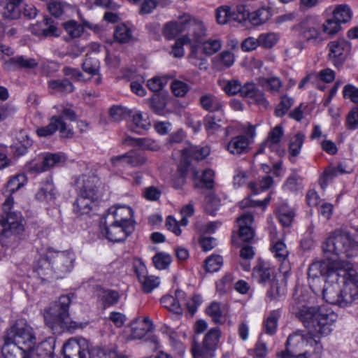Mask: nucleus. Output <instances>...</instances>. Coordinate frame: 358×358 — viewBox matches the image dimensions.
<instances>
[{"label": "nucleus", "instance_id": "20", "mask_svg": "<svg viewBox=\"0 0 358 358\" xmlns=\"http://www.w3.org/2000/svg\"><path fill=\"white\" fill-rule=\"evenodd\" d=\"M61 32L54 20L48 16L45 17L42 22L33 28L34 34L44 38L58 37Z\"/></svg>", "mask_w": 358, "mask_h": 358}, {"label": "nucleus", "instance_id": "9", "mask_svg": "<svg viewBox=\"0 0 358 358\" xmlns=\"http://www.w3.org/2000/svg\"><path fill=\"white\" fill-rule=\"evenodd\" d=\"M346 273L338 303L341 307L348 306L358 299V273L349 262L347 264Z\"/></svg>", "mask_w": 358, "mask_h": 358}, {"label": "nucleus", "instance_id": "33", "mask_svg": "<svg viewBox=\"0 0 358 358\" xmlns=\"http://www.w3.org/2000/svg\"><path fill=\"white\" fill-rule=\"evenodd\" d=\"M258 83L264 90L273 94L278 93L282 85V80L277 76L259 78Z\"/></svg>", "mask_w": 358, "mask_h": 358}, {"label": "nucleus", "instance_id": "54", "mask_svg": "<svg viewBox=\"0 0 358 358\" xmlns=\"http://www.w3.org/2000/svg\"><path fill=\"white\" fill-rule=\"evenodd\" d=\"M166 106V101L164 96L155 94L152 96L150 99V107L155 113L159 115L163 114Z\"/></svg>", "mask_w": 358, "mask_h": 358}, {"label": "nucleus", "instance_id": "2", "mask_svg": "<svg viewBox=\"0 0 358 358\" xmlns=\"http://www.w3.org/2000/svg\"><path fill=\"white\" fill-rule=\"evenodd\" d=\"M13 203V197L6 198L0 215V243L6 247L15 245L24 231V220L21 213L12 210Z\"/></svg>", "mask_w": 358, "mask_h": 358}, {"label": "nucleus", "instance_id": "19", "mask_svg": "<svg viewBox=\"0 0 358 358\" xmlns=\"http://www.w3.org/2000/svg\"><path fill=\"white\" fill-rule=\"evenodd\" d=\"M320 24L312 19H306L292 28L293 30L299 31L306 41L313 43L320 38Z\"/></svg>", "mask_w": 358, "mask_h": 358}, {"label": "nucleus", "instance_id": "48", "mask_svg": "<svg viewBox=\"0 0 358 358\" xmlns=\"http://www.w3.org/2000/svg\"><path fill=\"white\" fill-rule=\"evenodd\" d=\"M280 317L278 310L272 311L264 322V328L266 333L273 334L276 331L278 321Z\"/></svg>", "mask_w": 358, "mask_h": 358}, {"label": "nucleus", "instance_id": "30", "mask_svg": "<svg viewBox=\"0 0 358 358\" xmlns=\"http://www.w3.org/2000/svg\"><path fill=\"white\" fill-rule=\"evenodd\" d=\"M98 199L78 194L73 204V210L78 215L87 214L92 208V205Z\"/></svg>", "mask_w": 358, "mask_h": 358}, {"label": "nucleus", "instance_id": "36", "mask_svg": "<svg viewBox=\"0 0 358 358\" xmlns=\"http://www.w3.org/2000/svg\"><path fill=\"white\" fill-rule=\"evenodd\" d=\"M247 19H249L254 26H259L267 22L271 17L269 10L266 8H260L251 13L247 10Z\"/></svg>", "mask_w": 358, "mask_h": 358}, {"label": "nucleus", "instance_id": "47", "mask_svg": "<svg viewBox=\"0 0 358 358\" xmlns=\"http://www.w3.org/2000/svg\"><path fill=\"white\" fill-rule=\"evenodd\" d=\"M200 45H202L203 52L206 55L216 53L222 47L221 41L215 38L205 39Z\"/></svg>", "mask_w": 358, "mask_h": 358}, {"label": "nucleus", "instance_id": "12", "mask_svg": "<svg viewBox=\"0 0 358 358\" xmlns=\"http://www.w3.org/2000/svg\"><path fill=\"white\" fill-rule=\"evenodd\" d=\"M64 358H90L89 344L83 338H71L63 346Z\"/></svg>", "mask_w": 358, "mask_h": 358}, {"label": "nucleus", "instance_id": "31", "mask_svg": "<svg viewBox=\"0 0 358 358\" xmlns=\"http://www.w3.org/2000/svg\"><path fill=\"white\" fill-rule=\"evenodd\" d=\"M81 67L84 72L91 76L99 75L100 72V62L97 59L96 53L87 54Z\"/></svg>", "mask_w": 358, "mask_h": 358}, {"label": "nucleus", "instance_id": "6", "mask_svg": "<svg viewBox=\"0 0 358 358\" xmlns=\"http://www.w3.org/2000/svg\"><path fill=\"white\" fill-rule=\"evenodd\" d=\"M4 338L32 352H34L36 336L33 329L24 320H17L6 332Z\"/></svg>", "mask_w": 358, "mask_h": 358}, {"label": "nucleus", "instance_id": "39", "mask_svg": "<svg viewBox=\"0 0 358 358\" xmlns=\"http://www.w3.org/2000/svg\"><path fill=\"white\" fill-rule=\"evenodd\" d=\"M48 87L60 93H71L74 90V86L68 79L52 80L48 82Z\"/></svg>", "mask_w": 358, "mask_h": 358}, {"label": "nucleus", "instance_id": "56", "mask_svg": "<svg viewBox=\"0 0 358 358\" xmlns=\"http://www.w3.org/2000/svg\"><path fill=\"white\" fill-rule=\"evenodd\" d=\"M69 7V5L65 2L59 1H53L48 4V10L55 17L62 16L64 10Z\"/></svg>", "mask_w": 358, "mask_h": 358}, {"label": "nucleus", "instance_id": "43", "mask_svg": "<svg viewBox=\"0 0 358 358\" xmlns=\"http://www.w3.org/2000/svg\"><path fill=\"white\" fill-rule=\"evenodd\" d=\"M273 273V270L271 268L264 264H260L255 268L253 274L259 282L266 283L271 281Z\"/></svg>", "mask_w": 358, "mask_h": 358}, {"label": "nucleus", "instance_id": "44", "mask_svg": "<svg viewBox=\"0 0 358 358\" xmlns=\"http://www.w3.org/2000/svg\"><path fill=\"white\" fill-rule=\"evenodd\" d=\"M63 27L71 38L80 37L84 31L83 24L82 25L73 20L64 22Z\"/></svg>", "mask_w": 358, "mask_h": 358}, {"label": "nucleus", "instance_id": "45", "mask_svg": "<svg viewBox=\"0 0 358 358\" xmlns=\"http://www.w3.org/2000/svg\"><path fill=\"white\" fill-rule=\"evenodd\" d=\"M258 38L259 46L266 49L273 48L279 40L278 34L273 32L261 34Z\"/></svg>", "mask_w": 358, "mask_h": 358}, {"label": "nucleus", "instance_id": "15", "mask_svg": "<svg viewBox=\"0 0 358 358\" xmlns=\"http://www.w3.org/2000/svg\"><path fill=\"white\" fill-rule=\"evenodd\" d=\"M78 194L85 196H90L96 199H99L101 194L99 191V178L92 174H83L79 176L75 181Z\"/></svg>", "mask_w": 358, "mask_h": 358}, {"label": "nucleus", "instance_id": "14", "mask_svg": "<svg viewBox=\"0 0 358 358\" xmlns=\"http://www.w3.org/2000/svg\"><path fill=\"white\" fill-rule=\"evenodd\" d=\"M329 59L335 66H340L350 52V43L343 38L333 41L328 44Z\"/></svg>", "mask_w": 358, "mask_h": 358}, {"label": "nucleus", "instance_id": "55", "mask_svg": "<svg viewBox=\"0 0 358 358\" xmlns=\"http://www.w3.org/2000/svg\"><path fill=\"white\" fill-rule=\"evenodd\" d=\"M131 112L121 106H113L110 109V115L114 121L118 122L131 116Z\"/></svg>", "mask_w": 358, "mask_h": 358}, {"label": "nucleus", "instance_id": "41", "mask_svg": "<svg viewBox=\"0 0 358 358\" xmlns=\"http://www.w3.org/2000/svg\"><path fill=\"white\" fill-rule=\"evenodd\" d=\"M26 180L24 175L18 174L13 176L8 181L6 189V194H7V198L12 196V194L22 187Z\"/></svg>", "mask_w": 358, "mask_h": 358}, {"label": "nucleus", "instance_id": "63", "mask_svg": "<svg viewBox=\"0 0 358 358\" xmlns=\"http://www.w3.org/2000/svg\"><path fill=\"white\" fill-rule=\"evenodd\" d=\"M171 90L176 96L183 97L188 92V85L182 81L175 80L171 83Z\"/></svg>", "mask_w": 358, "mask_h": 358}, {"label": "nucleus", "instance_id": "5", "mask_svg": "<svg viewBox=\"0 0 358 358\" xmlns=\"http://www.w3.org/2000/svg\"><path fill=\"white\" fill-rule=\"evenodd\" d=\"M324 253L331 254L339 259L352 258L358 254V243L355 241L350 233L336 229L322 243Z\"/></svg>", "mask_w": 358, "mask_h": 358}, {"label": "nucleus", "instance_id": "32", "mask_svg": "<svg viewBox=\"0 0 358 358\" xmlns=\"http://www.w3.org/2000/svg\"><path fill=\"white\" fill-rule=\"evenodd\" d=\"M201 107L208 111H219L222 107V103L220 99L211 94L202 95L199 99Z\"/></svg>", "mask_w": 358, "mask_h": 358}, {"label": "nucleus", "instance_id": "22", "mask_svg": "<svg viewBox=\"0 0 358 358\" xmlns=\"http://www.w3.org/2000/svg\"><path fill=\"white\" fill-rule=\"evenodd\" d=\"M189 15L184 14L179 17V21H171L164 24L163 34L167 39H173L187 29Z\"/></svg>", "mask_w": 358, "mask_h": 358}, {"label": "nucleus", "instance_id": "10", "mask_svg": "<svg viewBox=\"0 0 358 358\" xmlns=\"http://www.w3.org/2000/svg\"><path fill=\"white\" fill-rule=\"evenodd\" d=\"M101 223L102 234L113 243L124 241L134 231V224L124 225L103 218Z\"/></svg>", "mask_w": 358, "mask_h": 358}, {"label": "nucleus", "instance_id": "40", "mask_svg": "<svg viewBox=\"0 0 358 358\" xmlns=\"http://www.w3.org/2000/svg\"><path fill=\"white\" fill-rule=\"evenodd\" d=\"M189 62L194 66L198 67L200 70H206L208 69L207 59L201 55L198 51V47L192 45L191 52L188 55Z\"/></svg>", "mask_w": 358, "mask_h": 358}, {"label": "nucleus", "instance_id": "21", "mask_svg": "<svg viewBox=\"0 0 358 358\" xmlns=\"http://www.w3.org/2000/svg\"><path fill=\"white\" fill-rule=\"evenodd\" d=\"M135 272L144 292L150 293L159 286L160 283L159 278L148 275L146 267L143 264L141 263L136 266Z\"/></svg>", "mask_w": 358, "mask_h": 358}, {"label": "nucleus", "instance_id": "37", "mask_svg": "<svg viewBox=\"0 0 358 358\" xmlns=\"http://www.w3.org/2000/svg\"><path fill=\"white\" fill-rule=\"evenodd\" d=\"M277 213L279 221L285 227H289L292 224L295 215L294 210L286 203L278 206Z\"/></svg>", "mask_w": 358, "mask_h": 358}, {"label": "nucleus", "instance_id": "42", "mask_svg": "<svg viewBox=\"0 0 358 358\" xmlns=\"http://www.w3.org/2000/svg\"><path fill=\"white\" fill-rule=\"evenodd\" d=\"M114 38L120 43H128L132 39L131 30L124 24H119L114 31Z\"/></svg>", "mask_w": 358, "mask_h": 358}, {"label": "nucleus", "instance_id": "3", "mask_svg": "<svg viewBox=\"0 0 358 358\" xmlns=\"http://www.w3.org/2000/svg\"><path fill=\"white\" fill-rule=\"evenodd\" d=\"M76 255L71 251L48 250L45 258L39 262L37 271L39 275L48 277L54 273L56 278H63L71 272L74 266Z\"/></svg>", "mask_w": 358, "mask_h": 358}, {"label": "nucleus", "instance_id": "59", "mask_svg": "<svg viewBox=\"0 0 358 358\" xmlns=\"http://www.w3.org/2000/svg\"><path fill=\"white\" fill-rule=\"evenodd\" d=\"M133 122L137 129H146L150 125V122L147 113L140 111L132 115Z\"/></svg>", "mask_w": 358, "mask_h": 358}, {"label": "nucleus", "instance_id": "49", "mask_svg": "<svg viewBox=\"0 0 358 358\" xmlns=\"http://www.w3.org/2000/svg\"><path fill=\"white\" fill-rule=\"evenodd\" d=\"M334 18L340 23H345L352 17V12L346 5L338 6L333 13Z\"/></svg>", "mask_w": 358, "mask_h": 358}, {"label": "nucleus", "instance_id": "18", "mask_svg": "<svg viewBox=\"0 0 358 358\" xmlns=\"http://www.w3.org/2000/svg\"><path fill=\"white\" fill-rule=\"evenodd\" d=\"M133 210L127 206H112L108 208L103 219L114 221L116 223L124 225L134 224L131 220L133 217Z\"/></svg>", "mask_w": 358, "mask_h": 358}, {"label": "nucleus", "instance_id": "28", "mask_svg": "<svg viewBox=\"0 0 358 358\" xmlns=\"http://www.w3.org/2000/svg\"><path fill=\"white\" fill-rule=\"evenodd\" d=\"M249 139L244 135L232 138L227 145V150L232 155H240L249 152Z\"/></svg>", "mask_w": 358, "mask_h": 358}, {"label": "nucleus", "instance_id": "60", "mask_svg": "<svg viewBox=\"0 0 358 358\" xmlns=\"http://www.w3.org/2000/svg\"><path fill=\"white\" fill-rule=\"evenodd\" d=\"M155 266L158 269L166 268L171 262V257L165 253H158L152 258Z\"/></svg>", "mask_w": 358, "mask_h": 358}, {"label": "nucleus", "instance_id": "4", "mask_svg": "<svg viewBox=\"0 0 358 358\" xmlns=\"http://www.w3.org/2000/svg\"><path fill=\"white\" fill-rule=\"evenodd\" d=\"M73 294H64L45 311V324L53 331L75 329L77 325L69 317V309Z\"/></svg>", "mask_w": 358, "mask_h": 358}, {"label": "nucleus", "instance_id": "64", "mask_svg": "<svg viewBox=\"0 0 358 358\" xmlns=\"http://www.w3.org/2000/svg\"><path fill=\"white\" fill-rule=\"evenodd\" d=\"M345 99H349L352 102L358 103V87L352 84H348L343 89Z\"/></svg>", "mask_w": 358, "mask_h": 358}, {"label": "nucleus", "instance_id": "7", "mask_svg": "<svg viewBox=\"0 0 358 358\" xmlns=\"http://www.w3.org/2000/svg\"><path fill=\"white\" fill-rule=\"evenodd\" d=\"M347 264L335 271H331L325 281L322 295L323 299L329 303L338 306L342 289L341 283L343 284V278L347 273Z\"/></svg>", "mask_w": 358, "mask_h": 358}, {"label": "nucleus", "instance_id": "16", "mask_svg": "<svg viewBox=\"0 0 358 358\" xmlns=\"http://www.w3.org/2000/svg\"><path fill=\"white\" fill-rule=\"evenodd\" d=\"M346 263H348V262L343 260H324L313 262L308 268V277L309 278L315 279L320 275H326L327 278H328L331 271H335L336 269H338V268L343 266Z\"/></svg>", "mask_w": 358, "mask_h": 358}, {"label": "nucleus", "instance_id": "25", "mask_svg": "<svg viewBox=\"0 0 358 358\" xmlns=\"http://www.w3.org/2000/svg\"><path fill=\"white\" fill-rule=\"evenodd\" d=\"M239 226V237L245 242H249L254 238L255 231L250 227L253 222V216L250 213H245L237 219Z\"/></svg>", "mask_w": 358, "mask_h": 358}, {"label": "nucleus", "instance_id": "62", "mask_svg": "<svg viewBox=\"0 0 358 358\" xmlns=\"http://www.w3.org/2000/svg\"><path fill=\"white\" fill-rule=\"evenodd\" d=\"M131 338L141 339L148 331V329L144 327V324L138 323L137 321H133L131 324Z\"/></svg>", "mask_w": 358, "mask_h": 358}, {"label": "nucleus", "instance_id": "51", "mask_svg": "<svg viewBox=\"0 0 358 358\" xmlns=\"http://www.w3.org/2000/svg\"><path fill=\"white\" fill-rule=\"evenodd\" d=\"M272 253L274 257L279 262H285L289 255V252L287 249V246L282 241L275 242L271 248Z\"/></svg>", "mask_w": 358, "mask_h": 358}, {"label": "nucleus", "instance_id": "23", "mask_svg": "<svg viewBox=\"0 0 358 358\" xmlns=\"http://www.w3.org/2000/svg\"><path fill=\"white\" fill-rule=\"evenodd\" d=\"M38 66V62L34 58L24 56H15L10 58L3 64V69L8 71H15L18 69H32Z\"/></svg>", "mask_w": 358, "mask_h": 358}, {"label": "nucleus", "instance_id": "34", "mask_svg": "<svg viewBox=\"0 0 358 358\" xmlns=\"http://www.w3.org/2000/svg\"><path fill=\"white\" fill-rule=\"evenodd\" d=\"M55 343V340L52 338L41 342L35 349L36 356L39 358H52Z\"/></svg>", "mask_w": 358, "mask_h": 358}, {"label": "nucleus", "instance_id": "50", "mask_svg": "<svg viewBox=\"0 0 358 358\" xmlns=\"http://www.w3.org/2000/svg\"><path fill=\"white\" fill-rule=\"evenodd\" d=\"M147 158L141 151L132 150L127 152V164L131 166H138L144 164Z\"/></svg>", "mask_w": 358, "mask_h": 358}, {"label": "nucleus", "instance_id": "29", "mask_svg": "<svg viewBox=\"0 0 358 358\" xmlns=\"http://www.w3.org/2000/svg\"><path fill=\"white\" fill-rule=\"evenodd\" d=\"M234 62V54L229 50H225L213 58L212 67L216 71H222L229 68Z\"/></svg>", "mask_w": 358, "mask_h": 358}, {"label": "nucleus", "instance_id": "8", "mask_svg": "<svg viewBox=\"0 0 358 358\" xmlns=\"http://www.w3.org/2000/svg\"><path fill=\"white\" fill-rule=\"evenodd\" d=\"M220 335L218 328H213L205 335L201 343L196 341L194 338L192 345L194 358L214 357Z\"/></svg>", "mask_w": 358, "mask_h": 358}, {"label": "nucleus", "instance_id": "17", "mask_svg": "<svg viewBox=\"0 0 358 358\" xmlns=\"http://www.w3.org/2000/svg\"><path fill=\"white\" fill-rule=\"evenodd\" d=\"M58 129L62 136L64 137L72 136L73 134L72 129L62 121V117L57 115L52 116L47 126L38 128L36 133L41 137H47L52 136Z\"/></svg>", "mask_w": 358, "mask_h": 358}, {"label": "nucleus", "instance_id": "26", "mask_svg": "<svg viewBox=\"0 0 358 358\" xmlns=\"http://www.w3.org/2000/svg\"><path fill=\"white\" fill-rule=\"evenodd\" d=\"M210 153V149L208 147H198V146H189L182 150L181 164L187 166L189 164L188 161L189 159L195 160H202L206 158Z\"/></svg>", "mask_w": 358, "mask_h": 358}, {"label": "nucleus", "instance_id": "61", "mask_svg": "<svg viewBox=\"0 0 358 358\" xmlns=\"http://www.w3.org/2000/svg\"><path fill=\"white\" fill-rule=\"evenodd\" d=\"M294 101L292 98L284 96L281 98L280 103L275 110V114L278 117H282L286 114L288 110L292 107Z\"/></svg>", "mask_w": 358, "mask_h": 358}, {"label": "nucleus", "instance_id": "1", "mask_svg": "<svg viewBox=\"0 0 358 358\" xmlns=\"http://www.w3.org/2000/svg\"><path fill=\"white\" fill-rule=\"evenodd\" d=\"M293 313L307 330L289 336L286 348L277 354L280 358H321L322 345L320 339L333 331L336 315L326 308L298 303Z\"/></svg>", "mask_w": 358, "mask_h": 358}, {"label": "nucleus", "instance_id": "58", "mask_svg": "<svg viewBox=\"0 0 358 358\" xmlns=\"http://www.w3.org/2000/svg\"><path fill=\"white\" fill-rule=\"evenodd\" d=\"M282 135V127L280 125L275 126L270 131L267 139L264 142V145H268V148H271L273 145L277 144L280 141Z\"/></svg>", "mask_w": 358, "mask_h": 358}, {"label": "nucleus", "instance_id": "24", "mask_svg": "<svg viewBox=\"0 0 358 358\" xmlns=\"http://www.w3.org/2000/svg\"><path fill=\"white\" fill-rule=\"evenodd\" d=\"M1 348V352L4 358H31L32 352L24 349L12 342H8L5 338Z\"/></svg>", "mask_w": 358, "mask_h": 358}, {"label": "nucleus", "instance_id": "46", "mask_svg": "<svg viewBox=\"0 0 358 358\" xmlns=\"http://www.w3.org/2000/svg\"><path fill=\"white\" fill-rule=\"evenodd\" d=\"M305 136L302 133H297L291 138L289 145V152L293 157H296L300 153L304 141Z\"/></svg>", "mask_w": 358, "mask_h": 358}, {"label": "nucleus", "instance_id": "53", "mask_svg": "<svg viewBox=\"0 0 358 358\" xmlns=\"http://www.w3.org/2000/svg\"><path fill=\"white\" fill-rule=\"evenodd\" d=\"M169 79L168 76L154 77L148 80L147 87L152 92H159L166 85Z\"/></svg>", "mask_w": 358, "mask_h": 358}, {"label": "nucleus", "instance_id": "52", "mask_svg": "<svg viewBox=\"0 0 358 358\" xmlns=\"http://www.w3.org/2000/svg\"><path fill=\"white\" fill-rule=\"evenodd\" d=\"M302 188L301 178L295 174L289 176L283 185V189L285 191L294 193L301 190Z\"/></svg>", "mask_w": 358, "mask_h": 358}, {"label": "nucleus", "instance_id": "57", "mask_svg": "<svg viewBox=\"0 0 358 358\" xmlns=\"http://www.w3.org/2000/svg\"><path fill=\"white\" fill-rule=\"evenodd\" d=\"M223 264L222 257L220 255H212L205 261V268L207 272L217 271Z\"/></svg>", "mask_w": 358, "mask_h": 358}, {"label": "nucleus", "instance_id": "13", "mask_svg": "<svg viewBox=\"0 0 358 358\" xmlns=\"http://www.w3.org/2000/svg\"><path fill=\"white\" fill-rule=\"evenodd\" d=\"M247 9L243 5L237 6L234 10L227 6L218 8L216 18L219 24H224L230 22L241 23L247 20Z\"/></svg>", "mask_w": 358, "mask_h": 358}, {"label": "nucleus", "instance_id": "38", "mask_svg": "<svg viewBox=\"0 0 358 358\" xmlns=\"http://www.w3.org/2000/svg\"><path fill=\"white\" fill-rule=\"evenodd\" d=\"M0 13L7 20H17L21 16L20 6L0 2Z\"/></svg>", "mask_w": 358, "mask_h": 358}, {"label": "nucleus", "instance_id": "35", "mask_svg": "<svg viewBox=\"0 0 358 358\" xmlns=\"http://www.w3.org/2000/svg\"><path fill=\"white\" fill-rule=\"evenodd\" d=\"M222 122V114H209L204 119L205 129L209 134H214L221 127Z\"/></svg>", "mask_w": 358, "mask_h": 358}, {"label": "nucleus", "instance_id": "27", "mask_svg": "<svg viewBox=\"0 0 358 358\" xmlns=\"http://www.w3.org/2000/svg\"><path fill=\"white\" fill-rule=\"evenodd\" d=\"M36 199L43 203H50L56 199V189L51 178H48L42 183L36 194Z\"/></svg>", "mask_w": 358, "mask_h": 358}, {"label": "nucleus", "instance_id": "11", "mask_svg": "<svg viewBox=\"0 0 358 358\" xmlns=\"http://www.w3.org/2000/svg\"><path fill=\"white\" fill-rule=\"evenodd\" d=\"M187 34L182 36V40L187 41L191 47L194 45L198 47L206 39V29L202 22L192 19L189 15V20L187 23Z\"/></svg>", "mask_w": 358, "mask_h": 358}]
</instances>
